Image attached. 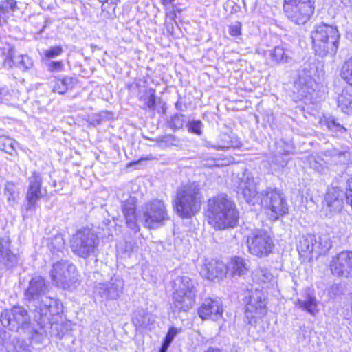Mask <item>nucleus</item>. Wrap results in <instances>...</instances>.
<instances>
[{"mask_svg": "<svg viewBox=\"0 0 352 352\" xmlns=\"http://www.w3.org/2000/svg\"><path fill=\"white\" fill-rule=\"evenodd\" d=\"M50 287L45 279L38 275L32 276L24 289V299L33 307L34 320L41 324L48 315L55 316L63 311V304L48 296Z\"/></svg>", "mask_w": 352, "mask_h": 352, "instance_id": "nucleus-1", "label": "nucleus"}, {"mask_svg": "<svg viewBox=\"0 0 352 352\" xmlns=\"http://www.w3.org/2000/svg\"><path fill=\"white\" fill-rule=\"evenodd\" d=\"M206 216L208 223L218 230L235 227L239 213L235 204L226 195H219L208 200Z\"/></svg>", "mask_w": 352, "mask_h": 352, "instance_id": "nucleus-2", "label": "nucleus"}, {"mask_svg": "<svg viewBox=\"0 0 352 352\" xmlns=\"http://www.w3.org/2000/svg\"><path fill=\"white\" fill-rule=\"evenodd\" d=\"M202 194L200 185L188 182L177 187L173 201L176 213L182 218L188 219L198 213L201 209Z\"/></svg>", "mask_w": 352, "mask_h": 352, "instance_id": "nucleus-3", "label": "nucleus"}, {"mask_svg": "<svg viewBox=\"0 0 352 352\" xmlns=\"http://www.w3.org/2000/svg\"><path fill=\"white\" fill-rule=\"evenodd\" d=\"M340 34L336 27L321 23L311 32L315 54L320 57L333 56L339 47Z\"/></svg>", "mask_w": 352, "mask_h": 352, "instance_id": "nucleus-4", "label": "nucleus"}, {"mask_svg": "<svg viewBox=\"0 0 352 352\" xmlns=\"http://www.w3.org/2000/svg\"><path fill=\"white\" fill-rule=\"evenodd\" d=\"M173 305L179 311H187L192 307L196 291L194 282L188 276H177L173 284Z\"/></svg>", "mask_w": 352, "mask_h": 352, "instance_id": "nucleus-5", "label": "nucleus"}, {"mask_svg": "<svg viewBox=\"0 0 352 352\" xmlns=\"http://www.w3.org/2000/svg\"><path fill=\"white\" fill-rule=\"evenodd\" d=\"M52 284L63 289L72 290L77 287L78 275L76 267L69 261L54 263L50 271Z\"/></svg>", "mask_w": 352, "mask_h": 352, "instance_id": "nucleus-6", "label": "nucleus"}, {"mask_svg": "<svg viewBox=\"0 0 352 352\" xmlns=\"http://www.w3.org/2000/svg\"><path fill=\"white\" fill-rule=\"evenodd\" d=\"M98 245V235L87 228L78 230L70 241V248L73 253L83 258L94 255Z\"/></svg>", "mask_w": 352, "mask_h": 352, "instance_id": "nucleus-7", "label": "nucleus"}, {"mask_svg": "<svg viewBox=\"0 0 352 352\" xmlns=\"http://www.w3.org/2000/svg\"><path fill=\"white\" fill-rule=\"evenodd\" d=\"M261 206L271 221H276L289 212L285 195L279 190L268 188L261 193Z\"/></svg>", "mask_w": 352, "mask_h": 352, "instance_id": "nucleus-8", "label": "nucleus"}, {"mask_svg": "<svg viewBox=\"0 0 352 352\" xmlns=\"http://www.w3.org/2000/svg\"><path fill=\"white\" fill-rule=\"evenodd\" d=\"M246 242L249 253L258 258L269 256L274 248L272 237L263 229L252 232L248 236Z\"/></svg>", "mask_w": 352, "mask_h": 352, "instance_id": "nucleus-9", "label": "nucleus"}, {"mask_svg": "<svg viewBox=\"0 0 352 352\" xmlns=\"http://www.w3.org/2000/svg\"><path fill=\"white\" fill-rule=\"evenodd\" d=\"M30 320L28 310L20 305L6 309L0 315L1 324L14 331L29 328Z\"/></svg>", "mask_w": 352, "mask_h": 352, "instance_id": "nucleus-10", "label": "nucleus"}, {"mask_svg": "<svg viewBox=\"0 0 352 352\" xmlns=\"http://www.w3.org/2000/svg\"><path fill=\"white\" fill-rule=\"evenodd\" d=\"M314 0H285L284 11L296 24H305L314 11Z\"/></svg>", "mask_w": 352, "mask_h": 352, "instance_id": "nucleus-11", "label": "nucleus"}, {"mask_svg": "<svg viewBox=\"0 0 352 352\" xmlns=\"http://www.w3.org/2000/svg\"><path fill=\"white\" fill-rule=\"evenodd\" d=\"M169 219L166 206L162 201L154 199L146 204L142 209L144 226L154 229L164 221Z\"/></svg>", "mask_w": 352, "mask_h": 352, "instance_id": "nucleus-12", "label": "nucleus"}, {"mask_svg": "<svg viewBox=\"0 0 352 352\" xmlns=\"http://www.w3.org/2000/svg\"><path fill=\"white\" fill-rule=\"evenodd\" d=\"M265 300L263 292L256 289L252 293L245 306V317L249 324H255L257 319L262 318L267 314Z\"/></svg>", "mask_w": 352, "mask_h": 352, "instance_id": "nucleus-13", "label": "nucleus"}, {"mask_svg": "<svg viewBox=\"0 0 352 352\" xmlns=\"http://www.w3.org/2000/svg\"><path fill=\"white\" fill-rule=\"evenodd\" d=\"M28 186L25 199L28 202L27 210H33L38 201L43 198L47 190L42 187L43 177L40 173L33 171L28 178Z\"/></svg>", "mask_w": 352, "mask_h": 352, "instance_id": "nucleus-14", "label": "nucleus"}, {"mask_svg": "<svg viewBox=\"0 0 352 352\" xmlns=\"http://www.w3.org/2000/svg\"><path fill=\"white\" fill-rule=\"evenodd\" d=\"M124 283L122 278L113 277L109 281L96 285L94 294L105 300H114L124 293Z\"/></svg>", "mask_w": 352, "mask_h": 352, "instance_id": "nucleus-15", "label": "nucleus"}, {"mask_svg": "<svg viewBox=\"0 0 352 352\" xmlns=\"http://www.w3.org/2000/svg\"><path fill=\"white\" fill-rule=\"evenodd\" d=\"M333 275L341 278L352 276V251H342L333 256L330 265Z\"/></svg>", "mask_w": 352, "mask_h": 352, "instance_id": "nucleus-16", "label": "nucleus"}, {"mask_svg": "<svg viewBox=\"0 0 352 352\" xmlns=\"http://www.w3.org/2000/svg\"><path fill=\"white\" fill-rule=\"evenodd\" d=\"M343 192L338 188H333L327 192L322 203V211L328 217L340 212L343 208Z\"/></svg>", "mask_w": 352, "mask_h": 352, "instance_id": "nucleus-17", "label": "nucleus"}, {"mask_svg": "<svg viewBox=\"0 0 352 352\" xmlns=\"http://www.w3.org/2000/svg\"><path fill=\"white\" fill-rule=\"evenodd\" d=\"M226 274V265L216 259H206L200 270V274L211 280L223 278Z\"/></svg>", "mask_w": 352, "mask_h": 352, "instance_id": "nucleus-18", "label": "nucleus"}, {"mask_svg": "<svg viewBox=\"0 0 352 352\" xmlns=\"http://www.w3.org/2000/svg\"><path fill=\"white\" fill-rule=\"evenodd\" d=\"M10 242L7 235L0 238V274L12 267L16 261V256L10 249Z\"/></svg>", "mask_w": 352, "mask_h": 352, "instance_id": "nucleus-19", "label": "nucleus"}, {"mask_svg": "<svg viewBox=\"0 0 352 352\" xmlns=\"http://www.w3.org/2000/svg\"><path fill=\"white\" fill-rule=\"evenodd\" d=\"M199 316L203 320H217L222 314L221 302L217 299L208 298L204 300L199 309Z\"/></svg>", "mask_w": 352, "mask_h": 352, "instance_id": "nucleus-20", "label": "nucleus"}, {"mask_svg": "<svg viewBox=\"0 0 352 352\" xmlns=\"http://www.w3.org/2000/svg\"><path fill=\"white\" fill-rule=\"evenodd\" d=\"M6 56V57L4 60V65L9 68L14 66L25 72L29 70L33 67V61L30 56L21 54L15 56L14 50L12 47L8 49Z\"/></svg>", "mask_w": 352, "mask_h": 352, "instance_id": "nucleus-21", "label": "nucleus"}, {"mask_svg": "<svg viewBox=\"0 0 352 352\" xmlns=\"http://www.w3.org/2000/svg\"><path fill=\"white\" fill-rule=\"evenodd\" d=\"M239 192H241L248 203H253L257 195L256 184L250 174L244 173L239 184Z\"/></svg>", "mask_w": 352, "mask_h": 352, "instance_id": "nucleus-22", "label": "nucleus"}, {"mask_svg": "<svg viewBox=\"0 0 352 352\" xmlns=\"http://www.w3.org/2000/svg\"><path fill=\"white\" fill-rule=\"evenodd\" d=\"M315 82L308 72L305 70L299 72L298 78L294 81V91L301 97H305L314 91Z\"/></svg>", "mask_w": 352, "mask_h": 352, "instance_id": "nucleus-23", "label": "nucleus"}, {"mask_svg": "<svg viewBox=\"0 0 352 352\" xmlns=\"http://www.w3.org/2000/svg\"><path fill=\"white\" fill-rule=\"evenodd\" d=\"M241 145L238 138L226 133L221 134L217 142H207L206 146L208 148H214L218 151H227L231 148H239Z\"/></svg>", "mask_w": 352, "mask_h": 352, "instance_id": "nucleus-24", "label": "nucleus"}, {"mask_svg": "<svg viewBox=\"0 0 352 352\" xmlns=\"http://www.w3.org/2000/svg\"><path fill=\"white\" fill-rule=\"evenodd\" d=\"M252 280L263 289L269 288L276 283V278L270 271L262 267H257L252 272Z\"/></svg>", "mask_w": 352, "mask_h": 352, "instance_id": "nucleus-25", "label": "nucleus"}, {"mask_svg": "<svg viewBox=\"0 0 352 352\" xmlns=\"http://www.w3.org/2000/svg\"><path fill=\"white\" fill-rule=\"evenodd\" d=\"M250 269V261L243 258L236 256L231 258L226 265V273L230 272L232 276H241L248 273Z\"/></svg>", "mask_w": 352, "mask_h": 352, "instance_id": "nucleus-26", "label": "nucleus"}, {"mask_svg": "<svg viewBox=\"0 0 352 352\" xmlns=\"http://www.w3.org/2000/svg\"><path fill=\"white\" fill-rule=\"evenodd\" d=\"M316 239L314 235L307 234L300 237L297 243V250L301 256L311 257L316 252Z\"/></svg>", "mask_w": 352, "mask_h": 352, "instance_id": "nucleus-27", "label": "nucleus"}, {"mask_svg": "<svg viewBox=\"0 0 352 352\" xmlns=\"http://www.w3.org/2000/svg\"><path fill=\"white\" fill-rule=\"evenodd\" d=\"M323 124L333 137L342 138H344L348 133L347 129L338 118L330 116L326 118L323 121Z\"/></svg>", "mask_w": 352, "mask_h": 352, "instance_id": "nucleus-28", "label": "nucleus"}, {"mask_svg": "<svg viewBox=\"0 0 352 352\" xmlns=\"http://www.w3.org/2000/svg\"><path fill=\"white\" fill-rule=\"evenodd\" d=\"M77 84V79L74 77L64 76L55 78L54 80L52 90L60 94H63L69 89H72Z\"/></svg>", "mask_w": 352, "mask_h": 352, "instance_id": "nucleus-29", "label": "nucleus"}, {"mask_svg": "<svg viewBox=\"0 0 352 352\" xmlns=\"http://www.w3.org/2000/svg\"><path fill=\"white\" fill-rule=\"evenodd\" d=\"M19 10L15 0H4L0 1V26L8 23V19Z\"/></svg>", "mask_w": 352, "mask_h": 352, "instance_id": "nucleus-30", "label": "nucleus"}, {"mask_svg": "<svg viewBox=\"0 0 352 352\" xmlns=\"http://www.w3.org/2000/svg\"><path fill=\"white\" fill-rule=\"evenodd\" d=\"M122 212L128 227L137 232L140 228L136 223L135 206L133 202L126 201L122 206Z\"/></svg>", "mask_w": 352, "mask_h": 352, "instance_id": "nucleus-31", "label": "nucleus"}, {"mask_svg": "<svg viewBox=\"0 0 352 352\" xmlns=\"http://www.w3.org/2000/svg\"><path fill=\"white\" fill-rule=\"evenodd\" d=\"M47 245L53 256L60 258L64 255L65 250V240L62 234H56L53 237L47 239Z\"/></svg>", "mask_w": 352, "mask_h": 352, "instance_id": "nucleus-32", "label": "nucleus"}, {"mask_svg": "<svg viewBox=\"0 0 352 352\" xmlns=\"http://www.w3.org/2000/svg\"><path fill=\"white\" fill-rule=\"evenodd\" d=\"M291 51L284 45L276 46L269 51V55L272 60L276 63H285L292 59Z\"/></svg>", "mask_w": 352, "mask_h": 352, "instance_id": "nucleus-33", "label": "nucleus"}, {"mask_svg": "<svg viewBox=\"0 0 352 352\" xmlns=\"http://www.w3.org/2000/svg\"><path fill=\"white\" fill-rule=\"evenodd\" d=\"M296 305L313 316H315L319 311L318 301L316 297L309 294L305 299H298L296 302Z\"/></svg>", "mask_w": 352, "mask_h": 352, "instance_id": "nucleus-34", "label": "nucleus"}, {"mask_svg": "<svg viewBox=\"0 0 352 352\" xmlns=\"http://www.w3.org/2000/svg\"><path fill=\"white\" fill-rule=\"evenodd\" d=\"M133 324L140 328H147L153 322L152 316L144 309H138L133 313Z\"/></svg>", "mask_w": 352, "mask_h": 352, "instance_id": "nucleus-35", "label": "nucleus"}, {"mask_svg": "<svg viewBox=\"0 0 352 352\" xmlns=\"http://www.w3.org/2000/svg\"><path fill=\"white\" fill-rule=\"evenodd\" d=\"M338 106L344 113L347 114L352 113V95L347 91H343L338 97Z\"/></svg>", "mask_w": 352, "mask_h": 352, "instance_id": "nucleus-36", "label": "nucleus"}, {"mask_svg": "<svg viewBox=\"0 0 352 352\" xmlns=\"http://www.w3.org/2000/svg\"><path fill=\"white\" fill-rule=\"evenodd\" d=\"M332 247V241L329 235L324 234L319 237L316 243V252L318 255L325 254Z\"/></svg>", "mask_w": 352, "mask_h": 352, "instance_id": "nucleus-37", "label": "nucleus"}, {"mask_svg": "<svg viewBox=\"0 0 352 352\" xmlns=\"http://www.w3.org/2000/svg\"><path fill=\"white\" fill-rule=\"evenodd\" d=\"M17 143L15 140L6 137H0V150L8 153L10 155L16 154V146Z\"/></svg>", "mask_w": 352, "mask_h": 352, "instance_id": "nucleus-38", "label": "nucleus"}, {"mask_svg": "<svg viewBox=\"0 0 352 352\" xmlns=\"http://www.w3.org/2000/svg\"><path fill=\"white\" fill-rule=\"evenodd\" d=\"M4 195L10 205H13L19 196V191L16 185L12 182H8L5 185Z\"/></svg>", "mask_w": 352, "mask_h": 352, "instance_id": "nucleus-39", "label": "nucleus"}, {"mask_svg": "<svg viewBox=\"0 0 352 352\" xmlns=\"http://www.w3.org/2000/svg\"><path fill=\"white\" fill-rule=\"evenodd\" d=\"M340 76L347 84L352 86V56L342 65Z\"/></svg>", "mask_w": 352, "mask_h": 352, "instance_id": "nucleus-40", "label": "nucleus"}, {"mask_svg": "<svg viewBox=\"0 0 352 352\" xmlns=\"http://www.w3.org/2000/svg\"><path fill=\"white\" fill-rule=\"evenodd\" d=\"M156 141L161 146H177L180 144V140L176 136L170 134L160 136L157 138Z\"/></svg>", "mask_w": 352, "mask_h": 352, "instance_id": "nucleus-41", "label": "nucleus"}, {"mask_svg": "<svg viewBox=\"0 0 352 352\" xmlns=\"http://www.w3.org/2000/svg\"><path fill=\"white\" fill-rule=\"evenodd\" d=\"M325 155L332 157L338 158V160L340 163H346L349 157V153L347 148L342 151H340L337 148H332L325 151Z\"/></svg>", "mask_w": 352, "mask_h": 352, "instance_id": "nucleus-42", "label": "nucleus"}, {"mask_svg": "<svg viewBox=\"0 0 352 352\" xmlns=\"http://www.w3.org/2000/svg\"><path fill=\"white\" fill-rule=\"evenodd\" d=\"M185 123V116L184 114H175L168 121V127L174 131L183 128Z\"/></svg>", "mask_w": 352, "mask_h": 352, "instance_id": "nucleus-43", "label": "nucleus"}, {"mask_svg": "<svg viewBox=\"0 0 352 352\" xmlns=\"http://www.w3.org/2000/svg\"><path fill=\"white\" fill-rule=\"evenodd\" d=\"M12 348L8 349L9 352H30L28 346L23 340H20L18 338H13Z\"/></svg>", "mask_w": 352, "mask_h": 352, "instance_id": "nucleus-44", "label": "nucleus"}, {"mask_svg": "<svg viewBox=\"0 0 352 352\" xmlns=\"http://www.w3.org/2000/svg\"><path fill=\"white\" fill-rule=\"evenodd\" d=\"M288 160L286 155L279 153L274 156L271 160L272 164L274 166V169H279L287 166Z\"/></svg>", "mask_w": 352, "mask_h": 352, "instance_id": "nucleus-45", "label": "nucleus"}, {"mask_svg": "<svg viewBox=\"0 0 352 352\" xmlns=\"http://www.w3.org/2000/svg\"><path fill=\"white\" fill-rule=\"evenodd\" d=\"M188 130L189 132L192 133H195L197 135H201L202 134V122L200 120H192L188 122L186 125Z\"/></svg>", "mask_w": 352, "mask_h": 352, "instance_id": "nucleus-46", "label": "nucleus"}, {"mask_svg": "<svg viewBox=\"0 0 352 352\" xmlns=\"http://www.w3.org/2000/svg\"><path fill=\"white\" fill-rule=\"evenodd\" d=\"M182 331V329H177L175 327H170L166 334L165 338L163 347L167 348L170 344L172 342L173 340L175 337L176 335Z\"/></svg>", "mask_w": 352, "mask_h": 352, "instance_id": "nucleus-47", "label": "nucleus"}, {"mask_svg": "<svg viewBox=\"0 0 352 352\" xmlns=\"http://www.w3.org/2000/svg\"><path fill=\"white\" fill-rule=\"evenodd\" d=\"M63 50L61 46H53L44 51V56L47 58H53L60 56Z\"/></svg>", "mask_w": 352, "mask_h": 352, "instance_id": "nucleus-48", "label": "nucleus"}, {"mask_svg": "<svg viewBox=\"0 0 352 352\" xmlns=\"http://www.w3.org/2000/svg\"><path fill=\"white\" fill-rule=\"evenodd\" d=\"M47 67L51 72H58L63 70L64 65L62 61H48Z\"/></svg>", "mask_w": 352, "mask_h": 352, "instance_id": "nucleus-49", "label": "nucleus"}, {"mask_svg": "<svg viewBox=\"0 0 352 352\" xmlns=\"http://www.w3.org/2000/svg\"><path fill=\"white\" fill-rule=\"evenodd\" d=\"M241 23L234 22L229 26V34L232 36H239L241 34Z\"/></svg>", "mask_w": 352, "mask_h": 352, "instance_id": "nucleus-50", "label": "nucleus"}, {"mask_svg": "<svg viewBox=\"0 0 352 352\" xmlns=\"http://www.w3.org/2000/svg\"><path fill=\"white\" fill-rule=\"evenodd\" d=\"M146 105L147 108L151 109H153L155 108V97L154 94H151L148 96L147 101L146 102Z\"/></svg>", "mask_w": 352, "mask_h": 352, "instance_id": "nucleus-51", "label": "nucleus"}, {"mask_svg": "<svg viewBox=\"0 0 352 352\" xmlns=\"http://www.w3.org/2000/svg\"><path fill=\"white\" fill-rule=\"evenodd\" d=\"M8 94V89L5 87H0V102Z\"/></svg>", "mask_w": 352, "mask_h": 352, "instance_id": "nucleus-52", "label": "nucleus"}, {"mask_svg": "<svg viewBox=\"0 0 352 352\" xmlns=\"http://www.w3.org/2000/svg\"><path fill=\"white\" fill-rule=\"evenodd\" d=\"M175 0H160L161 3L167 8L169 5L172 4Z\"/></svg>", "mask_w": 352, "mask_h": 352, "instance_id": "nucleus-53", "label": "nucleus"}, {"mask_svg": "<svg viewBox=\"0 0 352 352\" xmlns=\"http://www.w3.org/2000/svg\"><path fill=\"white\" fill-rule=\"evenodd\" d=\"M175 108L179 111H184L182 103L179 100L175 103Z\"/></svg>", "mask_w": 352, "mask_h": 352, "instance_id": "nucleus-54", "label": "nucleus"}, {"mask_svg": "<svg viewBox=\"0 0 352 352\" xmlns=\"http://www.w3.org/2000/svg\"><path fill=\"white\" fill-rule=\"evenodd\" d=\"M351 314H349V312L344 314V320H347L349 323H351L352 322H350L349 320L346 318V317H350Z\"/></svg>", "mask_w": 352, "mask_h": 352, "instance_id": "nucleus-55", "label": "nucleus"}, {"mask_svg": "<svg viewBox=\"0 0 352 352\" xmlns=\"http://www.w3.org/2000/svg\"><path fill=\"white\" fill-rule=\"evenodd\" d=\"M163 349H164V350H166L167 348H165V347L162 346V349L160 350V352H163V351H162Z\"/></svg>", "mask_w": 352, "mask_h": 352, "instance_id": "nucleus-56", "label": "nucleus"}]
</instances>
